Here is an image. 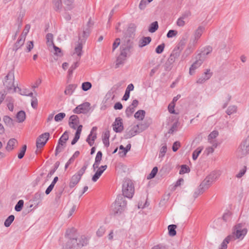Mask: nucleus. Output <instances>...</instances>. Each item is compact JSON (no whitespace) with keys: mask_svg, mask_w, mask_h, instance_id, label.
Here are the masks:
<instances>
[{"mask_svg":"<svg viewBox=\"0 0 249 249\" xmlns=\"http://www.w3.org/2000/svg\"><path fill=\"white\" fill-rule=\"evenodd\" d=\"M107 168V165H102L99 168H98L95 174L93 176L92 178V180L93 182H96L99 178Z\"/></svg>","mask_w":249,"mask_h":249,"instance_id":"f3484780","label":"nucleus"},{"mask_svg":"<svg viewBox=\"0 0 249 249\" xmlns=\"http://www.w3.org/2000/svg\"><path fill=\"white\" fill-rule=\"evenodd\" d=\"M139 133L140 131L138 130V126L135 125L126 130L124 137L125 139H130Z\"/></svg>","mask_w":249,"mask_h":249,"instance_id":"ddd939ff","label":"nucleus"},{"mask_svg":"<svg viewBox=\"0 0 249 249\" xmlns=\"http://www.w3.org/2000/svg\"><path fill=\"white\" fill-rule=\"evenodd\" d=\"M17 142H18L15 139L13 138L10 139L7 142L6 149L8 151L12 150L14 149V145Z\"/></svg>","mask_w":249,"mask_h":249,"instance_id":"a878e982","label":"nucleus"},{"mask_svg":"<svg viewBox=\"0 0 249 249\" xmlns=\"http://www.w3.org/2000/svg\"><path fill=\"white\" fill-rule=\"evenodd\" d=\"M80 179L81 178L75 174L73 175L71 178L69 183L70 187L73 188L79 182Z\"/></svg>","mask_w":249,"mask_h":249,"instance_id":"5701e85b","label":"nucleus"},{"mask_svg":"<svg viewBox=\"0 0 249 249\" xmlns=\"http://www.w3.org/2000/svg\"><path fill=\"white\" fill-rule=\"evenodd\" d=\"M64 4V8L66 10H69L73 7L74 0H62Z\"/></svg>","mask_w":249,"mask_h":249,"instance_id":"4be33fe9","label":"nucleus"},{"mask_svg":"<svg viewBox=\"0 0 249 249\" xmlns=\"http://www.w3.org/2000/svg\"><path fill=\"white\" fill-rule=\"evenodd\" d=\"M151 41V38L149 36L143 37L140 40L139 42V47L140 48H142L146 45H148Z\"/></svg>","mask_w":249,"mask_h":249,"instance_id":"412c9836","label":"nucleus"},{"mask_svg":"<svg viewBox=\"0 0 249 249\" xmlns=\"http://www.w3.org/2000/svg\"><path fill=\"white\" fill-rule=\"evenodd\" d=\"M27 146L26 145H24L20 152L18 154V158L19 159H21L24 157L26 150Z\"/></svg>","mask_w":249,"mask_h":249,"instance_id":"13d9d810","label":"nucleus"},{"mask_svg":"<svg viewBox=\"0 0 249 249\" xmlns=\"http://www.w3.org/2000/svg\"><path fill=\"white\" fill-rule=\"evenodd\" d=\"M92 87L91 83L89 82H85L82 84V89L83 90L86 91L90 89Z\"/></svg>","mask_w":249,"mask_h":249,"instance_id":"79ce46f5","label":"nucleus"},{"mask_svg":"<svg viewBox=\"0 0 249 249\" xmlns=\"http://www.w3.org/2000/svg\"><path fill=\"white\" fill-rule=\"evenodd\" d=\"M196 44L190 42L188 44L187 48L185 50L182 57L185 58L190 55L195 50Z\"/></svg>","mask_w":249,"mask_h":249,"instance_id":"6ab92c4d","label":"nucleus"},{"mask_svg":"<svg viewBox=\"0 0 249 249\" xmlns=\"http://www.w3.org/2000/svg\"><path fill=\"white\" fill-rule=\"evenodd\" d=\"M15 216L14 215H10L9 216L4 222V226L6 227H9L11 223L13 222Z\"/></svg>","mask_w":249,"mask_h":249,"instance_id":"ea45409f","label":"nucleus"},{"mask_svg":"<svg viewBox=\"0 0 249 249\" xmlns=\"http://www.w3.org/2000/svg\"><path fill=\"white\" fill-rule=\"evenodd\" d=\"M18 89L19 91L20 94L22 95L27 96L28 92H29V90L28 89H23L22 90L21 89L18 88V86L17 87H14V89H13V92H17V89Z\"/></svg>","mask_w":249,"mask_h":249,"instance_id":"c03bdc74","label":"nucleus"},{"mask_svg":"<svg viewBox=\"0 0 249 249\" xmlns=\"http://www.w3.org/2000/svg\"><path fill=\"white\" fill-rule=\"evenodd\" d=\"M135 189L132 181L129 178H125L123 183V196L131 198L134 194Z\"/></svg>","mask_w":249,"mask_h":249,"instance_id":"39448f33","label":"nucleus"},{"mask_svg":"<svg viewBox=\"0 0 249 249\" xmlns=\"http://www.w3.org/2000/svg\"><path fill=\"white\" fill-rule=\"evenodd\" d=\"M120 44V39L117 38L115 41L113 42L112 45V51H114L119 46Z\"/></svg>","mask_w":249,"mask_h":249,"instance_id":"774afa93","label":"nucleus"},{"mask_svg":"<svg viewBox=\"0 0 249 249\" xmlns=\"http://www.w3.org/2000/svg\"><path fill=\"white\" fill-rule=\"evenodd\" d=\"M135 110V108L130 106L127 107L125 110V114L126 116L128 118L130 117L134 113Z\"/></svg>","mask_w":249,"mask_h":249,"instance_id":"3c124183","label":"nucleus"},{"mask_svg":"<svg viewBox=\"0 0 249 249\" xmlns=\"http://www.w3.org/2000/svg\"><path fill=\"white\" fill-rule=\"evenodd\" d=\"M176 59L172 56L171 55H170V57L168 59L167 62H166V66L169 65V69H171V65L175 62Z\"/></svg>","mask_w":249,"mask_h":249,"instance_id":"e2e57ef3","label":"nucleus"},{"mask_svg":"<svg viewBox=\"0 0 249 249\" xmlns=\"http://www.w3.org/2000/svg\"><path fill=\"white\" fill-rule=\"evenodd\" d=\"M158 171V168L157 167H154L152 170L151 173L147 176V178L148 179H152L154 178Z\"/></svg>","mask_w":249,"mask_h":249,"instance_id":"37998d69","label":"nucleus"},{"mask_svg":"<svg viewBox=\"0 0 249 249\" xmlns=\"http://www.w3.org/2000/svg\"><path fill=\"white\" fill-rule=\"evenodd\" d=\"M127 202L124 196H118L115 202L111 205V211L114 215L121 214L126 208Z\"/></svg>","mask_w":249,"mask_h":249,"instance_id":"20e7f679","label":"nucleus"},{"mask_svg":"<svg viewBox=\"0 0 249 249\" xmlns=\"http://www.w3.org/2000/svg\"><path fill=\"white\" fill-rule=\"evenodd\" d=\"M76 88V85L75 84L69 85L68 86H67L64 91L65 94L66 95H71L73 93Z\"/></svg>","mask_w":249,"mask_h":249,"instance_id":"b1692460","label":"nucleus"},{"mask_svg":"<svg viewBox=\"0 0 249 249\" xmlns=\"http://www.w3.org/2000/svg\"><path fill=\"white\" fill-rule=\"evenodd\" d=\"M109 132L107 131L104 133V138L103 139V142L105 146L108 147L109 145Z\"/></svg>","mask_w":249,"mask_h":249,"instance_id":"7c9ffc66","label":"nucleus"},{"mask_svg":"<svg viewBox=\"0 0 249 249\" xmlns=\"http://www.w3.org/2000/svg\"><path fill=\"white\" fill-rule=\"evenodd\" d=\"M203 147L199 146L197 147L193 153L192 158L194 160H196L199 155L201 153Z\"/></svg>","mask_w":249,"mask_h":249,"instance_id":"f704fd0d","label":"nucleus"},{"mask_svg":"<svg viewBox=\"0 0 249 249\" xmlns=\"http://www.w3.org/2000/svg\"><path fill=\"white\" fill-rule=\"evenodd\" d=\"M158 28L159 25L158 22L154 21L150 24L149 27L148 31L152 33H154L158 30Z\"/></svg>","mask_w":249,"mask_h":249,"instance_id":"2f4dec72","label":"nucleus"},{"mask_svg":"<svg viewBox=\"0 0 249 249\" xmlns=\"http://www.w3.org/2000/svg\"><path fill=\"white\" fill-rule=\"evenodd\" d=\"M231 213L230 211L225 212L222 216V219L225 222H229L231 221Z\"/></svg>","mask_w":249,"mask_h":249,"instance_id":"58836bf2","label":"nucleus"},{"mask_svg":"<svg viewBox=\"0 0 249 249\" xmlns=\"http://www.w3.org/2000/svg\"><path fill=\"white\" fill-rule=\"evenodd\" d=\"M180 51L181 50L179 49V47L178 46L174 49L171 55L175 59H177L180 55Z\"/></svg>","mask_w":249,"mask_h":249,"instance_id":"a18cd8bd","label":"nucleus"},{"mask_svg":"<svg viewBox=\"0 0 249 249\" xmlns=\"http://www.w3.org/2000/svg\"><path fill=\"white\" fill-rule=\"evenodd\" d=\"M178 121H177V122H175L173 124V125H172V127H171V128L169 129L168 133L172 134L175 131H176L177 130V128L178 127Z\"/></svg>","mask_w":249,"mask_h":249,"instance_id":"6e6d98bb","label":"nucleus"},{"mask_svg":"<svg viewBox=\"0 0 249 249\" xmlns=\"http://www.w3.org/2000/svg\"><path fill=\"white\" fill-rule=\"evenodd\" d=\"M66 116V114L63 112L59 113L54 116V120L56 122L61 121Z\"/></svg>","mask_w":249,"mask_h":249,"instance_id":"09e8293b","label":"nucleus"},{"mask_svg":"<svg viewBox=\"0 0 249 249\" xmlns=\"http://www.w3.org/2000/svg\"><path fill=\"white\" fill-rule=\"evenodd\" d=\"M205 191L200 186L196 190L194 194V197L196 198L199 195L202 194Z\"/></svg>","mask_w":249,"mask_h":249,"instance_id":"603ef678","label":"nucleus"},{"mask_svg":"<svg viewBox=\"0 0 249 249\" xmlns=\"http://www.w3.org/2000/svg\"><path fill=\"white\" fill-rule=\"evenodd\" d=\"M24 201L23 200H19L15 207V210L17 212H20L23 206Z\"/></svg>","mask_w":249,"mask_h":249,"instance_id":"de8ad7c7","label":"nucleus"},{"mask_svg":"<svg viewBox=\"0 0 249 249\" xmlns=\"http://www.w3.org/2000/svg\"><path fill=\"white\" fill-rule=\"evenodd\" d=\"M25 11L24 9H23L22 8L20 9V11L18 12V19L19 21H20V23H21L22 21V19L23 18V17L25 15Z\"/></svg>","mask_w":249,"mask_h":249,"instance_id":"052dcab7","label":"nucleus"},{"mask_svg":"<svg viewBox=\"0 0 249 249\" xmlns=\"http://www.w3.org/2000/svg\"><path fill=\"white\" fill-rule=\"evenodd\" d=\"M47 43L48 46H52L54 44L53 42V35L51 33L47 34L46 36Z\"/></svg>","mask_w":249,"mask_h":249,"instance_id":"a19ab883","label":"nucleus"},{"mask_svg":"<svg viewBox=\"0 0 249 249\" xmlns=\"http://www.w3.org/2000/svg\"><path fill=\"white\" fill-rule=\"evenodd\" d=\"M82 53V44L81 42H79L74 49V54H76L79 57H80Z\"/></svg>","mask_w":249,"mask_h":249,"instance_id":"473e14b6","label":"nucleus"},{"mask_svg":"<svg viewBox=\"0 0 249 249\" xmlns=\"http://www.w3.org/2000/svg\"><path fill=\"white\" fill-rule=\"evenodd\" d=\"M167 151V146L165 144L163 145L160 151L159 157L162 158L164 156Z\"/></svg>","mask_w":249,"mask_h":249,"instance_id":"4d7b16f0","label":"nucleus"},{"mask_svg":"<svg viewBox=\"0 0 249 249\" xmlns=\"http://www.w3.org/2000/svg\"><path fill=\"white\" fill-rule=\"evenodd\" d=\"M150 2V1H149V0H142L140 1L139 7L141 10H144L146 5Z\"/></svg>","mask_w":249,"mask_h":249,"instance_id":"8fccbe9b","label":"nucleus"},{"mask_svg":"<svg viewBox=\"0 0 249 249\" xmlns=\"http://www.w3.org/2000/svg\"><path fill=\"white\" fill-rule=\"evenodd\" d=\"M176 228L177 226L176 225L172 224L168 226V229L169 231V234L170 236H174L176 235Z\"/></svg>","mask_w":249,"mask_h":249,"instance_id":"72a5a7b5","label":"nucleus"},{"mask_svg":"<svg viewBox=\"0 0 249 249\" xmlns=\"http://www.w3.org/2000/svg\"><path fill=\"white\" fill-rule=\"evenodd\" d=\"M249 154V135L241 143L237 151L236 156L239 158H242Z\"/></svg>","mask_w":249,"mask_h":249,"instance_id":"0eeeda50","label":"nucleus"},{"mask_svg":"<svg viewBox=\"0 0 249 249\" xmlns=\"http://www.w3.org/2000/svg\"><path fill=\"white\" fill-rule=\"evenodd\" d=\"M49 136L50 134L46 132L38 137L36 142V145L37 148H41L45 145L49 139Z\"/></svg>","mask_w":249,"mask_h":249,"instance_id":"1a4fd4ad","label":"nucleus"},{"mask_svg":"<svg viewBox=\"0 0 249 249\" xmlns=\"http://www.w3.org/2000/svg\"><path fill=\"white\" fill-rule=\"evenodd\" d=\"M69 139V135L67 131H65L61 136L58 140L59 144H61L62 146Z\"/></svg>","mask_w":249,"mask_h":249,"instance_id":"c85d7f7f","label":"nucleus"},{"mask_svg":"<svg viewBox=\"0 0 249 249\" xmlns=\"http://www.w3.org/2000/svg\"><path fill=\"white\" fill-rule=\"evenodd\" d=\"M190 170L188 166L186 165H182L181 166V168L179 171L180 174H183L185 173H189Z\"/></svg>","mask_w":249,"mask_h":249,"instance_id":"864d4df0","label":"nucleus"},{"mask_svg":"<svg viewBox=\"0 0 249 249\" xmlns=\"http://www.w3.org/2000/svg\"><path fill=\"white\" fill-rule=\"evenodd\" d=\"M88 166V163H85L83 166L81 168V169H80L77 173H76L75 175L79 177V178H81V177L82 175L85 173V171L86 170L87 167Z\"/></svg>","mask_w":249,"mask_h":249,"instance_id":"c9c22d12","label":"nucleus"},{"mask_svg":"<svg viewBox=\"0 0 249 249\" xmlns=\"http://www.w3.org/2000/svg\"><path fill=\"white\" fill-rule=\"evenodd\" d=\"M145 115V112L144 110H139L135 113L134 117L140 121H142Z\"/></svg>","mask_w":249,"mask_h":249,"instance_id":"cd10ccee","label":"nucleus"},{"mask_svg":"<svg viewBox=\"0 0 249 249\" xmlns=\"http://www.w3.org/2000/svg\"><path fill=\"white\" fill-rule=\"evenodd\" d=\"M102 155L103 154L102 152L100 151H98L95 157V162L100 164L101 160H102Z\"/></svg>","mask_w":249,"mask_h":249,"instance_id":"680f3d73","label":"nucleus"},{"mask_svg":"<svg viewBox=\"0 0 249 249\" xmlns=\"http://www.w3.org/2000/svg\"><path fill=\"white\" fill-rule=\"evenodd\" d=\"M90 104L85 102L76 107L73 110L74 113H87L90 109Z\"/></svg>","mask_w":249,"mask_h":249,"instance_id":"9d476101","label":"nucleus"},{"mask_svg":"<svg viewBox=\"0 0 249 249\" xmlns=\"http://www.w3.org/2000/svg\"><path fill=\"white\" fill-rule=\"evenodd\" d=\"M237 107L235 106H230L226 110V113L230 115L236 112Z\"/></svg>","mask_w":249,"mask_h":249,"instance_id":"49530a36","label":"nucleus"},{"mask_svg":"<svg viewBox=\"0 0 249 249\" xmlns=\"http://www.w3.org/2000/svg\"><path fill=\"white\" fill-rule=\"evenodd\" d=\"M246 170H247V169H246V166H244L242 169H241L240 171L239 172V173H238L236 175V177L237 178H241V177H242L245 174V173L246 172Z\"/></svg>","mask_w":249,"mask_h":249,"instance_id":"0e129e2a","label":"nucleus"},{"mask_svg":"<svg viewBox=\"0 0 249 249\" xmlns=\"http://www.w3.org/2000/svg\"><path fill=\"white\" fill-rule=\"evenodd\" d=\"M97 129V127L96 126L93 127L90 131V134L87 138L86 141L90 146L93 145L94 142L97 138V134L96 133Z\"/></svg>","mask_w":249,"mask_h":249,"instance_id":"9b49d317","label":"nucleus"},{"mask_svg":"<svg viewBox=\"0 0 249 249\" xmlns=\"http://www.w3.org/2000/svg\"><path fill=\"white\" fill-rule=\"evenodd\" d=\"M53 4L54 8L56 11H60L64 8V4L62 0H53Z\"/></svg>","mask_w":249,"mask_h":249,"instance_id":"393cba45","label":"nucleus"},{"mask_svg":"<svg viewBox=\"0 0 249 249\" xmlns=\"http://www.w3.org/2000/svg\"><path fill=\"white\" fill-rule=\"evenodd\" d=\"M165 47V44L164 43H162L160 45H159L156 48V52L157 53L160 54L162 53L164 50Z\"/></svg>","mask_w":249,"mask_h":249,"instance_id":"bf43d9fd","label":"nucleus"},{"mask_svg":"<svg viewBox=\"0 0 249 249\" xmlns=\"http://www.w3.org/2000/svg\"><path fill=\"white\" fill-rule=\"evenodd\" d=\"M177 31L174 30H170L168 31L167 34V37L168 38L173 37V36H176L177 35Z\"/></svg>","mask_w":249,"mask_h":249,"instance_id":"338daca9","label":"nucleus"},{"mask_svg":"<svg viewBox=\"0 0 249 249\" xmlns=\"http://www.w3.org/2000/svg\"><path fill=\"white\" fill-rule=\"evenodd\" d=\"M25 39V35H23V34H22L17 42L15 44L13 49V50L17 51L21 46H22L24 44Z\"/></svg>","mask_w":249,"mask_h":249,"instance_id":"aec40b11","label":"nucleus"},{"mask_svg":"<svg viewBox=\"0 0 249 249\" xmlns=\"http://www.w3.org/2000/svg\"><path fill=\"white\" fill-rule=\"evenodd\" d=\"M16 118L18 123L23 122L26 118L25 112L23 110H20L18 112Z\"/></svg>","mask_w":249,"mask_h":249,"instance_id":"bb28decb","label":"nucleus"},{"mask_svg":"<svg viewBox=\"0 0 249 249\" xmlns=\"http://www.w3.org/2000/svg\"><path fill=\"white\" fill-rule=\"evenodd\" d=\"M175 106V104H172V103H171L169 105L168 107V110L170 113L177 114L178 113L176 112V111L174 109Z\"/></svg>","mask_w":249,"mask_h":249,"instance_id":"69168bd1","label":"nucleus"},{"mask_svg":"<svg viewBox=\"0 0 249 249\" xmlns=\"http://www.w3.org/2000/svg\"><path fill=\"white\" fill-rule=\"evenodd\" d=\"M200 55V54H199ZM203 63V60L200 59V56H199V58L196 60L191 66L190 68L189 73L192 75L197 68L199 67Z\"/></svg>","mask_w":249,"mask_h":249,"instance_id":"a211bd4d","label":"nucleus"},{"mask_svg":"<svg viewBox=\"0 0 249 249\" xmlns=\"http://www.w3.org/2000/svg\"><path fill=\"white\" fill-rule=\"evenodd\" d=\"M218 135V132L216 130L212 131L208 136V140L214 147L218 145L217 142L214 140Z\"/></svg>","mask_w":249,"mask_h":249,"instance_id":"4468645a","label":"nucleus"},{"mask_svg":"<svg viewBox=\"0 0 249 249\" xmlns=\"http://www.w3.org/2000/svg\"><path fill=\"white\" fill-rule=\"evenodd\" d=\"M204 30L205 28L203 26H199L198 28L195 31L193 35V38L192 39L191 42L196 45L197 40L201 37Z\"/></svg>","mask_w":249,"mask_h":249,"instance_id":"f8f14e48","label":"nucleus"},{"mask_svg":"<svg viewBox=\"0 0 249 249\" xmlns=\"http://www.w3.org/2000/svg\"><path fill=\"white\" fill-rule=\"evenodd\" d=\"M3 120L5 123V124L10 127H11L14 126V121L13 119L10 118L8 116H4L3 118Z\"/></svg>","mask_w":249,"mask_h":249,"instance_id":"c756f323","label":"nucleus"},{"mask_svg":"<svg viewBox=\"0 0 249 249\" xmlns=\"http://www.w3.org/2000/svg\"><path fill=\"white\" fill-rule=\"evenodd\" d=\"M212 76V73L210 72V70L207 69L202 76L197 79L196 83L198 84H202L209 79Z\"/></svg>","mask_w":249,"mask_h":249,"instance_id":"dca6fc26","label":"nucleus"},{"mask_svg":"<svg viewBox=\"0 0 249 249\" xmlns=\"http://www.w3.org/2000/svg\"><path fill=\"white\" fill-rule=\"evenodd\" d=\"M44 196V194L41 192L36 193L34 197V201H37V203H40Z\"/></svg>","mask_w":249,"mask_h":249,"instance_id":"e433bc0d","label":"nucleus"},{"mask_svg":"<svg viewBox=\"0 0 249 249\" xmlns=\"http://www.w3.org/2000/svg\"><path fill=\"white\" fill-rule=\"evenodd\" d=\"M120 53L117 58L116 67L123 64L127 57L130 56L134 50V43L133 39L130 37H125L122 41L120 48Z\"/></svg>","mask_w":249,"mask_h":249,"instance_id":"f257e3e1","label":"nucleus"},{"mask_svg":"<svg viewBox=\"0 0 249 249\" xmlns=\"http://www.w3.org/2000/svg\"><path fill=\"white\" fill-rule=\"evenodd\" d=\"M79 122V118L76 115H71L69 119V124H75L77 125Z\"/></svg>","mask_w":249,"mask_h":249,"instance_id":"4c0bfd02","label":"nucleus"},{"mask_svg":"<svg viewBox=\"0 0 249 249\" xmlns=\"http://www.w3.org/2000/svg\"><path fill=\"white\" fill-rule=\"evenodd\" d=\"M74 232V229H71L66 231L65 236L70 238L66 245V249H78L88 244V239L85 236H81L78 238H71L70 234Z\"/></svg>","mask_w":249,"mask_h":249,"instance_id":"7ed1b4c3","label":"nucleus"},{"mask_svg":"<svg viewBox=\"0 0 249 249\" xmlns=\"http://www.w3.org/2000/svg\"><path fill=\"white\" fill-rule=\"evenodd\" d=\"M113 128L116 132H121L123 130L122 120L120 117L116 119L113 124Z\"/></svg>","mask_w":249,"mask_h":249,"instance_id":"2eb2a0df","label":"nucleus"},{"mask_svg":"<svg viewBox=\"0 0 249 249\" xmlns=\"http://www.w3.org/2000/svg\"><path fill=\"white\" fill-rule=\"evenodd\" d=\"M218 171H214L209 175L200 184V186L205 191L219 177Z\"/></svg>","mask_w":249,"mask_h":249,"instance_id":"423d86ee","label":"nucleus"},{"mask_svg":"<svg viewBox=\"0 0 249 249\" xmlns=\"http://www.w3.org/2000/svg\"><path fill=\"white\" fill-rule=\"evenodd\" d=\"M248 230L245 223H239L235 226L232 234L228 235L223 240L219 249H227V244L236 239L242 240L247 234Z\"/></svg>","mask_w":249,"mask_h":249,"instance_id":"f03ea898","label":"nucleus"},{"mask_svg":"<svg viewBox=\"0 0 249 249\" xmlns=\"http://www.w3.org/2000/svg\"><path fill=\"white\" fill-rule=\"evenodd\" d=\"M136 126H138V130L140 131V133L146 129L149 126L148 124L146 123H141L136 125Z\"/></svg>","mask_w":249,"mask_h":249,"instance_id":"5fc2aeb1","label":"nucleus"},{"mask_svg":"<svg viewBox=\"0 0 249 249\" xmlns=\"http://www.w3.org/2000/svg\"><path fill=\"white\" fill-rule=\"evenodd\" d=\"M14 73L13 71H10L7 75L4 78L3 81V85L5 87V89H7V91L13 92V89L14 87H16L14 85Z\"/></svg>","mask_w":249,"mask_h":249,"instance_id":"6e6552de","label":"nucleus"}]
</instances>
